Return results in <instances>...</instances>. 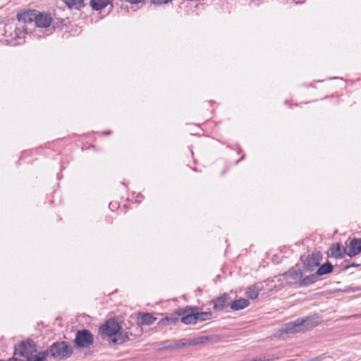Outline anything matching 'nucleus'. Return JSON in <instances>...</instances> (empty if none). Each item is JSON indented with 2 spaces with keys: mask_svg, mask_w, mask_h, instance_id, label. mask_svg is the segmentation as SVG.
<instances>
[{
  "mask_svg": "<svg viewBox=\"0 0 361 361\" xmlns=\"http://www.w3.org/2000/svg\"><path fill=\"white\" fill-rule=\"evenodd\" d=\"M250 305V301L245 298H240L233 302L231 301L230 307L232 310L238 311L245 309Z\"/></svg>",
  "mask_w": 361,
  "mask_h": 361,
  "instance_id": "f3484780",
  "label": "nucleus"
},
{
  "mask_svg": "<svg viewBox=\"0 0 361 361\" xmlns=\"http://www.w3.org/2000/svg\"><path fill=\"white\" fill-rule=\"evenodd\" d=\"M334 270V266L331 262L327 261L319 267L317 271L315 272L316 276L319 279V277L331 273Z\"/></svg>",
  "mask_w": 361,
  "mask_h": 361,
  "instance_id": "dca6fc26",
  "label": "nucleus"
},
{
  "mask_svg": "<svg viewBox=\"0 0 361 361\" xmlns=\"http://www.w3.org/2000/svg\"><path fill=\"white\" fill-rule=\"evenodd\" d=\"M129 340V334L126 331L122 329L120 325V330L111 338V343L116 345H121Z\"/></svg>",
  "mask_w": 361,
  "mask_h": 361,
  "instance_id": "2eb2a0df",
  "label": "nucleus"
},
{
  "mask_svg": "<svg viewBox=\"0 0 361 361\" xmlns=\"http://www.w3.org/2000/svg\"><path fill=\"white\" fill-rule=\"evenodd\" d=\"M126 2H128L132 4H136L141 1H143L144 0H125Z\"/></svg>",
  "mask_w": 361,
  "mask_h": 361,
  "instance_id": "2f4dec72",
  "label": "nucleus"
},
{
  "mask_svg": "<svg viewBox=\"0 0 361 361\" xmlns=\"http://www.w3.org/2000/svg\"><path fill=\"white\" fill-rule=\"evenodd\" d=\"M37 352V344L31 338L20 341L15 345L13 357H23L26 358L30 354Z\"/></svg>",
  "mask_w": 361,
  "mask_h": 361,
  "instance_id": "7ed1b4c3",
  "label": "nucleus"
},
{
  "mask_svg": "<svg viewBox=\"0 0 361 361\" xmlns=\"http://www.w3.org/2000/svg\"><path fill=\"white\" fill-rule=\"evenodd\" d=\"M69 8L80 9L84 6L83 0H63Z\"/></svg>",
  "mask_w": 361,
  "mask_h": 361,
  "instance_id": "5701e85b",
  "label": "nucleus"
},
{
  "mask_svg": "<svg viewBox=\"0 0 361 361\" xmlns=\"http://www.w3.org/2000/svg\"><path fill=\"white\" fill-rule=\"evenodd\" d=\"M94 343V336L87 329L78 330L73 340V343L77 348H89Z\"/></svg>",
  "mask_w": 361,
  "mask_h": 361,
  "instance_id": "20e7f679",
  "label": "nucleus"
},
{
  "mask_svg": "<svg viewBox=\"0 0 361 361\" xmlns=\"http://www.w3.org/2000/svg\"><path fill=\"white\" fill-rule=\"evenodd\" d=\"M178 317L179 316L176 314V311H174V312L171 314L169 316H166V318L169 319V324H176L179 320Z\"/></svg>",
  "mask_w": 361,
  "mask_h": 361,
  "instance_id": "a878e982",
  "label": "nucleus"
},
{
  "mask_svg": "<svg viewBox=\"0 0 361 361\" xmlns=\"http://www.w3.org/2000/svg\"><path fill=\"white\" fill-rule=\"evenodd\" d=\"M361 266V264L360 263H356V262H351V263H349V264H346L345 265H344L342 269H341V271H346L348 270L349 268H351V267H359Z\"/></svg>",
  "mask_w": 361,
  "mask_h": 361,
  "instance_id": "bb28decb",
  "label": "nucleus"
},
{
  "mask_svg": "<svg viewBox=\"0 0 361 361\" xmlns=\"http://www.w3.org/2000/svg\"><path fill=\"white\" fill-rule=\"evenodd\" d=\"M198 310L197 307L186 306L184 308H179L176 310V314L181 317L180 322L185 324H195L196 318L195 312Z\"/></svg>",
  "mask_w": 361,
  "mask_h": 361,
  "instance_id": "423d86ee",
  "label": "nucleus"
},
{
  "mask_svg": "<svg viewBox=\"0 0 361 361\" xmlns=\"http://www.w3.org/2000/svg\"><path fill=\"white\" fill-rule=\"evenodd\" d=\"M201 340H202L201 342H202L203 340H208V338H207V337H202Z\"/></svg>",
  "mask_w": 361,
  "mask_h": 361,
  "instance_id": "72a5a7b5",
  "label": "nucleus"
},
{
  "mask_svg": "<svg viewBox=\"0 0 361 361\" xmlns=\"http://www.w3.org/2000/svg\"><path fill=\"white\" fill-rule=\"evenodd\" d=\"M329 251V256L335 259H342L347 255L346 246L343 247L340 243L332 244Z\"/></svg>",
  "mask_w": 361,
  "mask_h": 361,
  "instance_id": "9d476101",
  "label": "nucleus"
},
{
  "mask_svg": "<svg viewBox=\"0 0 361 361\" xmlns=\"http://www.w3.org/2000/svg\"><path fill=\"white\" fill-rule=\"evenodd\" d=\"M349 243L346 245L347 256L352 258L361 253V238H348Z\"/></svg>",
  "mask_w": 361,
  "mask_h": 361,
  "instance_id": "1a4fd4ad",
  "label": "nucleus"
},
{
  "mask_svg": "<svg viewBox=\"0 0 361 361\" xmlns=\"http://www.w3.org/2000/svg\"><path fill=\"white\" fill-rule=\"evenodd\" d=\"M168 325H170L169 324V319L166 318V317H165L164 318L161 319L158 323H157V326L159 327H163V326H166Z\"/></svg>",
  "mask_w": 361,
  "mask_h": 361,
  "instance_id": "c85d7f7f",
  "label": "nucleus"
},
{
  "mask_svg": "<svg viewBox=\"0 0 361 361\" xmlns=\"http://www.w3.org/2000/svg\"><path fill=\"white\" fill-rule=\"evenodd\" d=\"M109 2V0H91L90 5L93 10L100 11L104 8Z\"/></svg>",
  "mask_w": 361,
  "mask_h": 361,
  "instance_id": "412c9836",
  "label": "nucleus"
},
{
  "mask_svg": "<svg viewBox=\"0 0 361 361\" xmlns=\"http://www.w3.org/2000/svg\"><path fill=\"white\" fill-rule=\"evenodd\" d=\"M190 343H185L184 342L183 340H179V341H174L173 342H171V341H166L164 343V348L165 349H176V348H182V347H184L187 345H190Z\"/></svg>",
  "mask_w": 361,
  "mask_h": 361,
  "instance_id": "aec40b11",
  "label": "nucleus"
},
{
  "mask_svg": "<svg viewBox=\"0 0 361 361\" xmlns=\"http://www.w3.org/2000/svg\"><path fill=\"white\" fill-rule=\"evenodd\" d=\"M322 259V255L319 251L312 252L311 255H309L304 262L305 270L307 271H313L315 267L319 266Z\"/></svg>",
  "mask_w": 361,
  "mask_h": 361,
  "instance_id": "6e6552de",
  "label": "nucleus"
},
{
  "mask_svg": "<svg viewBox=\"0 0 361 361\" xmlns=\"http://www.w3.org/2000/svg\"><path fill=\"white\" fill-rule=\"evenodd\" d=\"M46 351L48 356L50 355L53 358L61 360L69 358L73 353L72 345L64 341L53 343Z\"/></svg>",
  "mask_w": 361,
  "mask_h": 361,
  "instance_id": "f03ea898",
  "label": "nucleus"
},
{
  "mask_svg": "<svg viewBox=\"0 0 361 361\" xmlns=\"http://www.w3.org/2000/svg\"><path fill=\"white\" fill-rule=\"evenodd\" d=\"M319 280V279L316 276V274L314 273L310 276H305L303 279L299 280V281L298 282V285L300 287H305L314 283Z\"/></svg>",
  "mask_w": 361,
  "mask_h": 361,
  "instance_id": "6ab92c4d",
  "label": "nucleus"
},
{
  "mask_svg": "<svg viewBox=\"0 0 361 361\" xmlns=\"http://www.w3.org/2000/svg\"><path fill=\"white\" fill-rule=\"evenodd\" d=\"M303 274V271L300 269L291 268L286 271L283 275L286 279H291L293 280H300Z\"/></svg>",
  "mask_w": 361,
  "mask_h": 361,
  "instance_id": "a211bd4d",
  "label": "nucleus"
},
{
  "mask_svg": "<svg viewBox=\"0 0 361 361\" xmlns=\"http://www.w3.org/2000/svg\"><path fill=\"white\" fill-rule=\"evenodd\" d=\"M245 158V155L242 156L238 160L236 161V164H238L240 161H242Z\"/></svg>",
  "mask_w": 361,
  "mask_h": 361,
  "instance_id": "473e14b6",
  "label": "nucleus"
},
{
  "mask_svg": "<svg viewBox=\"0 0 361 361\" xmlns=\"http://www.w3.org/2000/svg\"><path fill=\"white\" fill-rule=\"evenodd\" d=\"M120 323L114 318L107 319L99 329L102 336H106L111 340L120 330Z\"/></svg>",
  "mask_w": 361,
  "mask_h": 361,
  "instance_id": "39448f33",
  "label": "nucleus"
},
{
  "mask_svg": "<svg viewBox=\"0 0 361 361\" xmlns=\"http://www.w3.org/2000/svg\"><path fill=\"white\" fill-rule=\"evenodd\" d=\"M318 323L312 317L298 318L284 325L283 331L286 334L305 332L312 329Z\"/></svg>",
  "mask_w": 361,
  "mask_h": 361,
  "instance_id": "f257e3e1",
  "label": "nucleus"
},
{
  "mask_svg": "<svg viewBox=\"0 0 361 361\" xmlns=\"http://www.w3.org/2000/svg\"><path fill=\"white\" fill-rule=\"evenodd\" d=\"M259 289L256 285H252L247 288L245 292L246 295L248 298L255 300L258 298Z\"/></svg>",
  "mask_w": 361,
  "mask_h": 361,
  "instance_id": "4be33fe9",
  "label": "nucleus"
},
{
  "mask_svg": "<svg viewBox=\"0 0 361 361\" xmlns=\"http://www.w3.org/2000/svg\"><path fill=\"white\" fill-rule=\"evenodd\" d=\"M151 3L156 6L171 3L172 0H150Z\"/></svg>",
  "mask_w": 361,
  "mask_h": 361,
  "instance_id": "cd10ccee",
  "label": "nucleus"
},
{
  "mask_svg": "<svg viewBox=\"0 0 361 361\" xmlns=\"http://www.w3.org/2000/svg\"><path fill=\"white\" fill-rule=\"evenodd\" d=\"M47 357L48 353L45 350L38 352L36 355L30 354L25 360L19 357H12L9 359V361H44Z\"/></svg>",
  "mask_w": 361,
  "mask_h": 361,
  "instance_id": "4468645a",
  "label": "nucleus"
},
{
  "mask_svg": "<svg viewBox=\"0 0 361 361\" xmlns=\"http://www.w3.org/2000/svg\"><path fill=\"white\" fill-rule=\"evenodd\" d=\"M324 355H318V356H316V357H312L310 359H307L305 360H302V361H322L324 360Z\"/></svg>",
  "mask_w": 361,
  "mask_h": 361,
  "instance_id": "7c9ffc66",
  "label": "nucleus"
},
{
  "mask_svg": "<svg viewBox=\"0 0 361 361\" xmlns=\"http://www.w3.org/2000/svg\"><path fill=\"white\" fill-rule=\"evenodd\" d=\"M37 14V10L23 11L18 13L17 19L20 22L32 23L35 21L36 23Z\"/></svg>",
  "mask_w": 361,
  "mask_h": 361,
  "instance_id": "9b49d317",
  "label": "nucleus"
},
{
  "mask_svg": "<svg viewBox=\"0 0 361 361\" xmlns=\"http://www.w3.org/2000/svg\"><path fill=\"white\" fill-rule=\"evenodd\" d=\"M53 18L51 15L46 13H42L37 11L35 25L39 27H48L51 25Z\"/></svg>",
  "mask_w": 361,
  "mask_h": 361,
  "instance_id": "f8f14e48",
  "label": "nucleus"
},
{
  "mask_svg": "<svg viewBox=\"0 0 361 361\" xmlns=\"http://www.w3.org/2000/svg\"><path fill=\"white\" fill-rule=\"evenodd\" d=\"M277 359L278 357H269L266 355H262L261 357H258V360H259L260 361H274Z\"/></svg>",
  "mask_w": 361,
  "mask_h": 361,
  "instance_id": "c756f323",
  "label": "nucleus"
},
{
  "mask_svg": "<svg viewBox=\"0 0 361 361\" xmlns=\"http://www.w3.org/2000/svg\"><path fill=\"white\" fill-rule=\"evenodd\" d=\"M0 361H5V360H0Z\"/></svg>",
  "mask_w": 361,
  "mask_h": 361,
  "instance_id": "f704fd0d",
  "label": "nucleus"
},
{
  "mask_svg": "<svg viewBox=\"0 0 361 361\" xmlns=\"http://www.w3.org/2000/svg\"><path fill=\"white\" fill-rule=\"evenodd\" d=\"M64 22H65V20L63 19L56 18V19H53L51 24L54 29L57 28V29L61 30L63 28V25H65Z\"/></svg>",
  "mask_w": 361,
  "mask_h": 361,
  "instance_id": "393cba45",
  "label": "nucleus"
},
{
  "mask_svg": "<svg viewBox=\"0 0 361 361\" xmlns=\"http://www.w3.org/2000/svg\"><path fill=\"white\" fill-rule=\"evenodd\" d=\"M210 304L213 305V310L216 312H221L230 306L231 297L228 293H223L221 295L212 299Z\"/></svg>",
  "mask_w": 361,
  "mask_h": 361,
  "instance_id": "0eeeda50",
  "label": "nucleus"
},
{
  "mask_svg": "<svg viewBox=\"0 0 361 361\" xmlns=\"http://www.w3.org/2000/svg\"><path fill=\"white\" fill-rule=\"evenodd\" d=\"M196 323L200 322H204L212 319V313L211 312H195Z\"/></svg>",
  "mask_w": 361,
  "mask_h": 361,
  "instance_id": "b1692460",
  "label": "nucleus"
},
{
  "mask_svg": "<svg viewBox=\"0 0 361 361\" xmlns=\"http://www.w3.org/2000/svg\"><path fill=\"white\" fill-rule=\"evenodd\" d=\"M156 320L157 318L154 316L153 313L139 312L137 324L140 326H149L152 324Z\"/></svg>",
  "mask_w": 361,
  "mask_h": 361,
  "instance_id": "ddd939ff",
  "label": "nucleus"
}]
</instances>
